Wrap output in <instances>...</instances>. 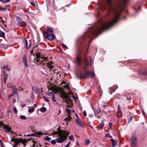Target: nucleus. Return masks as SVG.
I'll list each match as a JSON object with an SVG mask.
<instances>
[{
	"instance_id": "obj_45",
	"label": "nucleus",
	"mask_w": 147,
	"mask_h": 147,
	"mask_svg": "<svg viewBox=\"0 0 147 147\" xmlns=\"http://www.w3.org/2000/svg\"><path fill=\"white\" fill-rule=\"evenodd\" d=\"M89 64V62L88 61V60L86 59V66L88 65Z\"/></svg>"
},
{
	"instance_id": "obj_30",
	"label": "nucleus",
	"mask_w": 147,
	"mask_h": 147,
	"mask_svg": "<svg viewBox=\"0 0 147 147\" xmlns=\"http://www.w3.org/2000/svg\"><path fill=\"white\" fill-rule=\"evenodd\" d=\"M47 67L48 68H50V69H52V68L53 67V66H52L51 64V63H47Z\"/></svg>"
},
{
	"instance_id": "obj_42",
	"label": "nucleus",
	"mask_w": 147,
	"mask_h": 147,
	"mask_svg": "<svg viewBox=\"0 0 147 147\" xmlns=\"http://www.w3.org/2000/svg\"><path fill=\"white\" fill-rule=\"evenodd\" d=\"M3 3H7L10 1V0H3Z\"/></svg>"
},
{
	"instance_id": "obj_24",
	"label": "nucleus",
	"mask_w": 147,
	"mask_h": 147,
	"mask_svg": "<svg viewBox=\"0 0 147 147\" xmlns=\"http://www.w3.org/2000/svg\"><path fill=\"white\" fill-rule=\"evenodd\" d=\"M24 24H22V23H21L20 24V22L18 23L17 24V25L18 26H21L22 27H24L25 26H26V24L25 23H23Z\"/></svg>"
},
{
	"instance_id": "obj_10",
	"label": "nucleus",
	"mask_w": 147,
	"mask_h": 147,
	"mask_svg": "<svg viewBox=\"0 0 147 147\" xmlns=\"http://www.w3.org/2000/svg\"><path fill=\"white\" fill-rule=\"evenodd\" d=\"M26 139H23L21 138L19 139H16V140L15 142V144L16 145H18L20 143H24L26 142Z\"/></svg>"
},
{
	"instance_id": "obj_2",
	"label": "nucleus",
	"mask_w": 147,
	"mask_h": 147,
	"mask_svg": "<svg viewBox=\"0 0 147 147\" xmlns=\"http://www.w3.org/2000/svg\"><path fill=\"white\" fill-rule=\"evenodd\" d=\"M77 78L78 79H82L83 78L85 79L88 78L89 76L93 78L95 76V74L93 71H85V73H80V76L77 74H76Z\"/></svg>"
},
{
	"instance_id": "obj_18",
	"label": "nucleus",
	"mask_w": 147,
	"mask_h": 147,
	"mask_svg": "<svg viewBox=\"0 0 147 147\" xmlns=\"http://www.w3.org/2000/svg\"><path fill=\"white\" fill-rule=\"evenodd\" d=\"M11 87L12 89L13 92L14 94H16L18 95L17 90V89L14 86H11Z\"/></svg>"
},
{
	"instance_id": "obj_21",
	"label": "nucleus",
	"mask_w": 147,
	"mask_h": 147,
	"mask_svg": "<svg viewBox=\"0 0 147 147\" xmlns=\"http://www.w3.org/2000/svg\"><path fill=\"white\" fill-rule=\"evenodd\" d=\"M38 48L37 47L35 46L33 48V49L30 51V53L31 54V55H32V54H33V51L35 50L36 51V50H37L38 51Z\"/></svg>"
},
{
	"instance_id": "obj_31",
	"label": "nucleus",
	"mask_w": 147,
	"mask_h": 147,
	"mask_svg": "<svg viewBox=\"0 0 147 147\" xmlns=\"http://www.w3.org/2000/svg\"><path fill=\"white\" fill-rule=\"evenodd\" d=\"M42 98L45 102H49V100L48 98L47 97L43 96Z\"/></svg>"
},
{
	"instance_id": "obj_38",
	"label": "nucleus",
	"mask_w": 147,
	"mask_h": 147,
	"mask_svg": "<svg viewBox=\"0 0 147 147\" xmlns=\"http://www.w3.org/2000/svg\"><path fill=\"white\" fill-rule=\"evenodd\" d=\"M66 111L69 114L71 113V112L70 110L67 109H66Z\"/></svg>"
},
{
	"instance_id": "obj_50",
	"label": "nucleus",
	"mask_w": 147,
	"mask_h": 147,
	"mask_svg": "<svg viewBox=\"0 0 147 147\" xmlns=\"http://www.w3.org/2000/svg\"><path fill=\"white\" fill-rule=\"evenodd\" d=\"M100 111V108H98L97 111V113H99Z\"/></svg>"
},
{
	"instance_id": "obj_54",
	"label": "nucleus",
	"mask_w": 147,
	"mask_h": 147,
	"mask_svg": "<svg viewBox=\"0 0 147 147\" xmlns=\"http://www.w3.org/2000/svg\"><path fill=\"white\" fill-rule=\"evenodd\" d=\"M37 105H38V104H34L33 105V106H34L33 107L36 108V107H37Z\"/></svg>"
},
{
	"instance_id": "obj_34",
	"label": "nucleus",
	"mask_w": 147,
	"mask_h": 147,
	"mask_svg": "<svg viewBox=\"0 0 147 147\" xmlns=\"http://www.w3.org/2000/svg\"><path fill=\"white\" fill-rule=\"evenodd\" d=\"M3 68L8 70V71L10 70V69L8 68V66L7 65H5L3 67Z\"/></svg>"
},
{
	"instance_id": "obj_14",
	"label": "nucleus",
	"mask_w": 147,
	"mask_h": 147,
	"mask_svg": "<svg viewBox=\"0 0 147 147\" xmlns=\"http://www.w3.org/2000/svg\"><path fill=\"white\" fill-rule=\"evenodd\" d=\"M48 32V34H52L53 32V31L51 28L48 27L47 29V32Z\"/></svg>"
},
{
	"instance_id": "obj_15",
	"label": "nucleus",
	"mask_w": 147,
	"mask_h": 147,
	"mask_svg": "<svg viewBox=\"0 0 147 147\" xmlns=\"http://www.w3.org/2000/svg\"><path fill=\"white\" fill-rule=\"evenodd\" d=\"M76 62L78 65H81L82 62V60L80 58L78 57H77L76 58Z\"/></svg>"
},
{
	"instance_id": "obj_39",
	"label": "nucleus",
	"mask_w": 147,
	"mask_h": 147,
	"mask_svg": "<svg viewBox=\"0 0 147 147\" xmlns=\"http://www.w3.org/2000/svg\"><path fill=\"white\" fill-rule=\"evenodd\" d=\"M26 57L25 55H24L23 58V62L27 61Z\"/></svg>"
},
{
	"instance_id": "obj_35",
	"label": "nucleus",
	"mask_w": 147,
	"mask_h": 147,
	"mask_svg": "<svg viewBox=\"0 0 147 147\" xmlns=\"http://www.w3.org/2000/svg\"><path fill=\"white\" fill-rule=\"evenodd\" d=\"M105 125L104 124V122L103 120H102L100 124H99V126H104Z\"/></svg>"
},
{
	"instance_id": "obj_47",
	"label": "nucleus",
	"mask_w": 147,
	"mask_h": 147,
	"mask_svg": "<svg viewBox=\"0 0 147 147\" xmlns=\"http://www.w3.org/2000/svg\"><path fill=\"white\" fill-rule=\"evenodd\" d=\"M132 118H133L132 116H131L129 118V120H128V122L129 123L131 121V120H132Z\"/></svg>"
},
{
	"instance_id": "obj_53",
	"label": "nucleus",
	"mask_w": 147,
	"mask_h": 147,
	"mask_svg": "<svg viewBox=\"0 0 147 147\" xmlns=\"http://www.w3.org/2000/svg\"><path fill=\"white\" fill-rule=\"evenodd\" d=\"M83 113L84 116H86V113L85 111H84L83 112Z\"/></svg>"
},
{
	"instance_id": "obj_60",
	"label": "nucleus",
	"mask_w": 147,
	"mask_h": 147,
	"mask_svg": "<svg viewBox=\"0 0 147 147\" xmlns=\"http://www.w3.org/2000/svg\"><path fill=\"white\" fill-rule=\"evenodd\" d=\"M89 116L90 118H92L93 117V115H90Z\"/></svg>"
},
{
	"instance_id": "obj_52",
	"label": "nucleus",
	"mask_w": 147,
	"mask_h": 147,
	"mask_svg": "<svg viewBox=\"0 0 147 147\" xmlns=\"http://www.w3.org/2000/svg\"><path fill=\"white\" fill-rule=\"evenodd\" d=\"M88 124H89V126H90V127L91 128H92V126L91 125H90V121H88Z\"/></svg>"
},
{
	"instance_id": "obj_64",
	"label": "nucleus",
	"mask_w": 147,
	"mask_h": 147,
	"mask_svg": "<svg viewBox=\"0 0 147 147\" xmlns=\"http://www.w3.org/2000/svg\"><path fill=\"white\" fill-rule=\"evenodd\" d=\"M76 143H77V144L78 145V146H80V145H79V144L77 142H76Z\"/></svg>"
},
{
	"instance_id": "obj_58",
	"label": "nucleus",
	"mask_w": 147,
	"mask_h": 147,
	"mask_svg": "<svg viewBox=\"0 0 147 147\" xmlns=\"http://www.w3.org/2000/svg\"><path fill=\"white\" fill-rule=\"evenodd\" d=\"M0 141L1 144V145L2 147H3V143L1 140H0Z\"/></svg>"
},
{
	"instance_id": "obj_26",
	"label": "nucleus",
	"mask_w": 147,
	"mask_h": 147,
	"mask_svg": "<svg viewBox=\"0 0 147 147\" xmlns=\"http://www.w3.org/2000/svg\"><path fill=\"white\" fill-rule=\"evenodd\" d=\"M44 139L45 140L49 141L51 140V138L48 136H47L44 137Z\"/></svg>"
},
{
	"instance_id": "obj_63",
	"label": "nucleus",
	"mask_w": 147,
	"mask_h": 147,
	"mask_svg": "<svg viewBox=\"0 0 147 147\" xmlns=\"http://www.w3.org/2000/svg\"><path fill=\"white\" fill-rule=\"evenodd\" d=\"M45 134L47 135H49V134L48 133L46 132L45 133Z\"/></svg>"
},
{
	"instance_id": "obj_61",
	"label": "nucleus",
	"mask_w": 147,
	"mask_h": 147,
	"mask_svg": "<svg viewBox=\"0 0 147 147\" xmlns=\"http://www.w3.org/2000/svg\"><path fill=\"white\" fill-rule=\"evenodd\" d=\"M27 136H31V134H28Z\"/></svg>"
},
{
	"instance_id": "obj_13",
	"label": "nucleus",
	"mask_w": 147,
	"mask_h": 147,
	"mask_svg": "<svg viewBox=\"0 0 147 147\" xmlns=\"http://www.w3.org/2000/svg\"><path fill=\"white\" fill-rule=\"evenodd\" d=\"M61 95H62V96L61 97H62V98L65 99V100L66 101H67V99L69 97V96H68V95H67V94H65L64 93H62Z\"/></svg>"
},
{
	"instance_id": "obj_7",
	"label": "nucleus",
	"mask_w": 147,
	"mask_h": 147,
	"mask_svg": "<svg viewBox=\"0 0 147 147\" xmlns=\"http://www.w3.org/2000/svg\"><path fill=\"white\" fill-rule=\"evenodd\" d=\"M43 35L44 37L49 40H52L55 38V36L54 34H48V32H43Z\"/></svg>"
},
{
	"instance_id": "obj_5",
	"label": "nucleus",
	"mask_w": 147,
	"mask_h": 147,
	"mask_svg": "<svg viewBox=\"0 0 147 147\" xmlns=\"http://www.w3.org/2000/svg\"><path fill=\"white\" fill-rule=\"evenodd\" d=\"M130 145L131 147H137V138L136 134H133L132 135Z\"/></svg>"
},
{
	"instance_id": "obj_43",
	"label": "nucleus",
	"mask_w": 147,
	"mask_h": 147,
	"mask_svg": "<svg viewBox=\"0 0 147 147\" xmlns=\"http://www.w3.org/2000/svg\"><path fill=\"white\" fill-rule=\"evenodd\" d=\"M0 10H1L2 11H5L6 10V7L4 8H3L0 7Z\"/></svg>"
},
{
	"instance_id": "obj_28",
	"label": "nucleus",
	"mask_w": 147,
	"mask_h": 147,
	"mask_svg": "<svg viewBox=\"0 0 147 147\" xmlns=\"http://www.w3.org/2000/svg\"><path fill=\"white\" fill-rule=\"evenodd\" d=\"M34 108L33 107H32L31 108L29 109L28 110V112L29 113H32L34 112Z\"/></svg>"
},
{
	"instance_id": "obj_59",
	"label": "nucleus",
	"mask_w": 147,
	"mask_h": 147,
	"mask_svg": "<svg viewBox=\"0 0 147 147\" xmlns=\"http://www.w3.org/2000/svg\"><path fill=\"white\" fill-rule=\"evenodd\" d=\"M142 112L144 115H145V113L143 110H142Z\"/></svg>"
},
{
	"instance_id": "obj_56",
	"label": "nucleus",
	"mask_w": 147,
	"mask_h": 147,
	"mask_svg": "<svg viewBox=\"0 0 147 147\" xmlns=\"http://www.w3.org/2000/svg\"><path fill=\"white\" fill-rule=\"evenodd\" d=\"M42 58H43V59L44 61H46L47 59V57H43Z\"/></svg>"
},
{
	"instance_id": "obj_36",
	"label": "nucleus",
	"mask_w": 147,
	"mask_h": 147,
	"mask_svg": "<svg viewBox=\"0 0 147 147\" xmlns=\"http://www.w3.org/2000/svg\"><path fill=\"white\" fill-rule=\"evenodd\" d=\"M13 111L15 113H17L18 112V111L15 107H14L13 108Z\"/></svg>"
},
{
	"instance_id": "obj_49",
	"label": "nucleus",
	"mask_w": 147,
	"mask_h": 147,
	"mask_svg": "<svg viewBox=\"0 0 147 147\" xmlns=\"http://www.w3.org/2000/svg\"><path fill=\"white\" fill-rule=\"evenodd\" d=\"M70 143L71 142L70 141L69 142L68 144L66 145V147H69L70 144Z\"/></svg>"
},
{
	"instance_id": "obj_8",
	"label": "nucleus",
	"mask_w": 147,
	"mask_h": 147,
	"mask_svg": "<svg viewBox=\"0 0 147 147\" xmlns=\"http://www.w3.org/2000/svg\"><path fill=\"white\" fill-rule=\"evenodd\" d=\"M3 122L0 121V127L3 128L5 130L6 132H9L10 131L11 129V127H9L8 125H7V126H4V125H3Z\"/></svg>"
},
{
	"instance_id": "obj_51",
	"label": "nucleus",
	"mask_w": 147,
	"mask_h": 147,
	"mask_svg": "<svg viewBox=\"0 0 147 147\" xmlns=\"http://www.w3.org/2000/svg\"><path fill=\"white\" fill-rule=\"evenodd\" d=\"M99 126V129L100 130H102L103 129L104 126Z\"/></svg>"
},
{
	"instance_id": "obj_22",
	"label": "nucleus",
	"mask_w": 147,
	"mask_h": 147,
	"mask_svg": "<svg viewBox=\"0 0 147 147\" xmlns=\"http://www.w3.org/2000/svg\"><path fill=\"white\" fill-rule=\"evenodd\" d=\"M72 119V118L71 117L68 116L67 117L65 118L64 119V120L66 121H69L71 120Z\"/></svg>"
},
{
	"instance_id": "obj_48",
	"label": "nucleus",
	"mask_w": 147,
	"mask_h": 147,
	"mask_svg": "<svg viewBox=\"0 0 147 147\" xmlns=\"http://www.w3.org/2000/svg\"><path fill=\"white\" fill-rule=\"evenodd\" d=\"M61 45L63 47L65 48L67 47V46L63 43H62L61 44Z\"/></svg>"
},
{
	"instance_id": "obj_44",
	"label": "nucleus",
	"mask_w": 147,
	"mask_h": 147,
	"mask_svg": "<svg viewBox=\"0 0 147 147\" xmlns=\"http://www.w3.org/2000/svg\"><path fill=\"white\" fill-rule=\"evenodd\" d=\"M16 139L17 138H12L11 139V141H13V142H15H15H16Z\"/></svg>"
},
{
	"instance_id": "obj_29",
	"label": "nucleus",
	"mask_w": 147,
	"mask_h": 147,
	"mask_svg": "<svg viewBox=\"0 0 147 147\" xmlns=\"http://www.w3.org/2000/svg\"><path fill=\"white\" fill-rule=\"evenodd\" d=\"M20 118L22 119L25 120L27 118V117L24 115H21L20 116Z\"/></svg>"
},
{
	"instance_id": "obj_9",
	"label": "nucleus",
	"mask_w": 147,
	"mask_h": 147,
	"mask_svg": "<svg viewBox=\"0 0 147 147\" xmlns=\"http://www.w3.org/2000/svg\"><path fill=\"white\" fill-rule=\"evenodd\" d=\"M99 9L101 10L102 11H103L105 9V6L99 5V7L97 9V13L96 14V16L97 17H99L100 16V13L99 11Z\"/></svg>"
},
{
	"instance_id": "obj_32",
	"label": "nucleus",
	"mask_w": 147,
	"mask_h": 147,
	"mask_svg": "<svg viewBox=\"0 0 147 147\" xmlns=\"http://www.w3.org/2000/svg\"><path fill=\"white\" fill-rule=\"evenodd\" d=\"M53 72H54V73H56L57 74H59L60 72V71H59L57 69H54L53 70Z\"/></svg>"
},
{
	"instance_id": "obj_23",
	"label": "nucleus",
	"mask_w": 147,
	"mask_h": 147,
	"mask_svg": "<svg viewBox=\"0 0 147 147\" xmlns=\"http://www.w3.org/2000/svg\"><path fill=\"white\" fill-rule=\"evenodd\" d=\"M90 142V140L89 139H87L84 141V143L86 145H88Z\"/></svg>"
},
{
	"instance_id": "obj_57",
	"label": "nucleus",
	"mask_w": 147,
	"mask_h": 147,
	"mask_svg": "<svg viewBox=\"0 0 147 147\" xmlns=\"http://www.w3.org/2000/svg\"><path fill=\"white\" fill-rule=\"evenodd\" d=\"M31 5H33V6H34V7H35V5H34V3H33V2H31Z\"/></svg>"
},
{
	"instance_id": "obj_17",
	"label": "nucleus",
	"mask_w": 147,
	"mask_h": 147,
	"mask_svg": "<svg viewBox=\"0 0 147 147\" xmlns=\"http://www.w3.org/2000/svg\"><path fill=\"white\" fill-rule=\"evenodd\" d=\"M112 142V146L113 147H114L116 145L117 142L113 138H111L110 140Z\"/></svg>"
},
{
	"instance_id": "obj_62",
	"label": "nucleus",
	"mask_w": 147,
	"mask_h": 147,
	"mask_svg": "<svg viewBox=\"0 0 147 147\" xmlns=\"http://www.w3.org/2000/svg\"><path fill=\"white\" fill-rule=\"evenodd\" d=\"M75 115H76V117L78 118H79L78 116L77 115V114L76 113L75 114Z\"/></svg>"
},
{
	"instance_id": "obj_27",
	"label": "nucleus",
	"mask_w": 147,
	"mask_h": 147,
	"mask_svg": "<svg viewBox=\"0 0 147 147\" xmlns=\"http://www.w3.org/2000/svg\"><path fill=\"white\" fill-rule=\"evenodd\" d=\"M40 59L39 61L38 62H37V63H36V64L38 65H40V64H42V65H43V64H44L43 63V61H42V60H40V59Z\"/></svg>"
},
{
	"instance_id": "obj_4",
	"label": "nucleus",
	"mask_w": 147,
	"mask_h": 147,
	"mask_svg": "<svg viewBox=\"0 0 147 147\" xmlns=\"http://www.w3.org/2000/svg\"><path fill=\"white\" fill-rule=\"evenodd\" d=\"M40 53L39 52H37L36 53V56L34 55H31L30 57V60L36 63V61L38 62L40 59Z\"/></svg>"
},
{
	"instance_id": "obj_1",
	"label": "nucleus",
	"mask_w": 147,
	"mask_h": 147,
	"mask_svg": "<svg viewBox=\"0 0 147 147\" xmlns=\"http://www.w3.org/2000/svg\"><path fill=\"white\" fill-rule=\"evenodd\" d=\"M108 6L109 13L113 14V18L109 22H105L102 20H99L96 22L93 27L90 28L89 31L85 32L84 37L89 39L88 41L90 43V40H92L100 34L101 32L109 28H110L116 23L119 19V16L122 12V8L121 6H116L112 5L111 0H106Z\"/></svg>"
},
{
	"instance_id": "obj_37",
	"label": "nucleus",
	"mask_w": 147,
	"mask_h": 147,
	"mask_svg": "<svg viewBox=\"0 0 147 147\" xmlns=\"http://www.w3.org/2000/svg\"><path fill=\"white\" fill-rule=\"evenodd\" d=\"M118 112H121V107L119 105H118Z\"/></svg>"
},
{
	"instance_id": "obj_55",
	"label": "nucleus",
	"mask_w": 147,
	"mask_h": 147,
	"mask_svg": "<svg viewBox=\"0 0 147 147\" xmlns=\"http://www.w3.org/2000/svg\"><path fill=\"white\" fill-rule=\"evenodd\" d=\"M123 1L125 4H127V0H123Z\"/></svg>"
},
{
	"instance_id": "obj_19",
	"label": "nucleus",
	"mask_w": 147,
	"mask_h": 147,
	"mask_svg": "<svg viewBox=\"0 0 147 147\" xmlns=\"http://www.w3.org/2000/svg\"><path fill=\"white\" fill-rule=\"evenodd\" d=\"M25 45L26 48H27V49L29 48L30 47V45H31V43L30 42V44L29 45H28V41L26 40V39H25Z\"/></svg>"
},
{
	"instance_id": "obj_41",
	"label": "nucleus",
	"mask_w": 147,
	"mask_h": 147,
	"mask_svg": "<svg viewBox=\"0 0 147 147\" xmlns=\"http://www.w3.org/2000/svg\"><path fill=\"white\" fill-rule=\"evenodd\" d=\"M74 136L71 135L69 136V138L70 140H73Z\"/></svg>"
},
{
	"instance_id": "obj_33",
	"label": "nucleus",
	"mask_w": 147,
	"mask_h": 147,
	"mask_svg": "<svg viewBox=\"0 0 147 147\" xmlns=\"http://www.w3.org/2000/svg\"><path fill=\"white\" fill-rule=\"evenodd\" d=\"M23 62L24 63V66H26V67H29V66H28V64L27 61Z\"/></svg>"
},
{
	"instance_id": "obj_11",
	"label": "nucleus",
	"mask_w": 147,
	"mask_h": 147,
	"mask_svg": "<svg viewBox=\"0 0 147 147\" xmlns=\"http://www.w3.org/2000/svg\"><path fill=\"white\" fill-rule=\"evenodd\" d=\"M76 123L82 127H84V125L82 123V122L79 118L76 119Z\"/></svg>"
},
{
	"instance_id": "obj_40",
	"label": "nucleus",
	"mask_w": 147,
	"mask_h": 147,
	"mask_svg": "<svg viewBox=\"0 0 147 147\" xmlns=\"http://www.w3.org/2000/svg\"><path fill=\"white\" fill-rule=\"evenodd\" d=\"M109 128L111 130L112 129V123H109Z\"/></svg>"
},
{
	"instance_id": "obj_25",
	"label": "nucleus",
	"mask_w": 147,
	"mask_h": 147,
	"mask_svg": "<svg viewBox=\"0 0 147 147\" xmlns=\"http://www.w3.org/2000/svg\"><path fill=\"white\" fill-rule=\"evenodd\" d=\"M116 90V89L115 88H114V87L113 88H110V94H112V93L114 92Z\"/></svg>"
},
{
	"instance_id": "obj_46",
	"label": "nucleus",
	"mask_w": 147,
	"mask_h": 147,
	"mask_svg": "<svg viewBox=\"0 0 147 147\" xmlns=\"http://www.w3.org/2000/svg\"><path fill=\"white\" fill-rule=\"evenodd\" d=\"M52 100L54 102H55L56 101V100L55 98V97L53 96L52 97Z\"/></svg>"
},
{
	"instance_id": "obj_3",
	"label": "nucleus",
	"mask_w": 147,
	"mask_h": 147,
	"mask_svg": "<svg viewBox=\"0 0 147 147\" xmlns=\"http://www.w3.org/2000/svg\"><path fill=\"white\" fill-rule=\"evenodd\" d=\"M57 131H53L51 135H55L57 134L59 138V137H62V138L66 136V138L69 134L68 131L66 130H63L60 129V127L57 129Z\"/></svg>"
},
{
	"instance_id": "obj_6",
	"label": "nucleus",
	"mask_w": 147,
	"mask_h": 147,
	"mask_svg": "<svg viewBox=\"0 0 147 147\" xmlns=\"http://www.w3.org/2000/svg\"><path fill=\"white\" fill-rule=\"evenodd\" d=\"M66 136L62 138V137H59V138L56 140H53L51 141V142L53 144H55L56 142L58 143H62L64 141H65L66 140Z\"/></svg>"
},
{
	"instance_id": "obj_16",
	"label": "nucleus",
	"mask_w": 147,
	"mask_h": 147,
	"mask_svg": "<svg viewBox=\"0 0 147 147\" xmlns=\"http://www.w3.org/2000/svg\"><path fill=\"white\" fill-rule=\"evenodd\" d=\"M3 74L4 75V83L6 84V80L7 79L8 75L7 74L5 73V71L3 72Z\"/></svg>"
},
{
	"instance_id": "obj_12",
	"label": "nucleus",
	"mask_w": 147,
	"mask_h": 147,
	"mask_svg": "<svg viewBox=\"0 0 147 147\" xmlns=\"http://www.w3.org/2000/svg\"><path fill=\"white\" fill-rule=\"evenodd\" d=\"M43 134H44V133H42V132H38L36 134H35L32 133L31 134V136H36V137H40V135H43Z\"/></svg>"
},
{
	"instance_id": "obj_20",
	"label": "nucleus",
	"mask_w": 147,
	"mask_h": 147,
	"mask_svg": "<svg viewBox=\"0 0 147 147\" xmlns=\"http://www.w3.org/2000/svg\"><path fill=\"white\" fill-rule=\"evenodd\" d=\"M47 110L46 108L44 107H42L40 109V111L44 113Z\"/></svg>"
}]
</instances>
